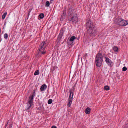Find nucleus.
Masks as SVG:
<instances>
[{
    "label": "nucleus",
    "instance_id": "2eb2a0df",
    "mask_svg": "<svg viewBox=\"0 0 128 128\" xmlns=\"http://www.w3.org/2000/svg\"><path fill=\"white\" fill-rule=\"evenodd\" d=\"M113 50L115 52H118V48L117 46H114L113 48Z\"/></svg>",
    "mask_w": 128,
    "mask_h": 128
},
{
    "label": "nucleus",
    "instance_id": "f704fd0d",
    "mask_svg": "<svg viewBox=\"0 0 128 128\" xmlns=\"http://www.w3.org/2000/svg\"><path fill=\"white\" fill-rule=\"evenodd\" d=\"M104 57L106 59V58H107L106 57V56H104Z\"/></svg>",
    "mask_w": 128,
    "mask_h": 128
},
{
    "label": "nucleus",
    "instance_id": "e433bc0d",
    "mask_svg": "<svg viewBox=\"0 0 128 128\" xmlns=\"http://www.w3.org/2000/svg\"><path fill=\"white\" fill-rule=\"evenodd\" d=\"M52 1L51 2V0H50V3H52Z\"/></svg>",
    "mask_w": 128,
    "mask_h": 128
},
{
    "label": "nucleus",
    "instance_id": "0eeeda50",
    "mask_svg": "<svg viewBox=\"0 0 128 128\" xmlns=\"http://www.w3.org/2000/svg\"><path fill=\"white\" fill-rule=\"evenodd\" d=\"M65 30V29L64 28H62L60 30V32L59 35L57 39V40L58 41V42H59L61 40L63 34Z\"/></svg>",
    "mask_w": 128,
    "mask_h": 128
},
{
    "label": "nucleus",
    "instance_id": "f8f14e48",
    "mask_svg": "<svg viewBox=\"0 0 128 128\" xmlns=\"http://www.w3.org/2000/svg\"><path fill=\"white\" fill-rule=\"evenodd\" d=\"M47 86L45 84H44L42 85L40 88V90L42 91H44L47 88Z\"/></svg>",
    "mask_w": 128,
    "mask_h": 128
},
{
    "label": "nucleus",
    "instance_id": "f257e3e1",
    "mask_svg": "<svg viewBox=\"0 0 128 128\" xmlns=\"http://www.w3.org/2000/svg\"><path fill=\"white\" fill-rule=\"evenodd\" d=\"M86 27L88 34L92 36L97 34V32L94 24L90 19H87L86 24Z\"/></svg>",
    "mask_w": 128,
    "mask_h": 128
},
{
    "label": "nucleus",
    "instance_id": "7c9ffc66",
    "mask_svg": "<svg viewBox=\"0 0 128 128\" xmlns=\"http://www.w3.org/2000/svg\"><path fill=\"white\" fill-rule=\"evenodd\" d=\"M8 124V122H7L5 126V128H6V127H7V126Z\"/></svg>",
    "mask_w": 128,
    "mask_h": 128
},
{
    "label": "nucleus",
    "instance_id": "5701e85b",
    "mask_svg": "<svg viewBox=\"0 0 128 128\" xmlns=\"http://www.w3.org/2000/svg\"><path fill=\"white\" fill-rule=\"evenodd\" d=\"M127 68L125 66L124 67L122 68V71L125 72L127 70Z\"/></svg>",
    "mask_w": 128,
    "mask_h": 128
},
{
    "label": "nucleus",
    "instance_id": "4c0bfd02",
    "mask_svg": "<svg viewBox=\"0 0 128 128\" xmlns=\"http://www.w3.org/2000/svg\"><path fill=\"white\" fill-rule=\"evenodd\" d=\"M54 0H51V2H52V1H54Z\"/></svg>",
    "mask_w": 128,
    "mask_h": 128
},
{
    "label": "nucleus",
    "instance_id": "39448f33",
    "mask_svg": "<svg viewBox=\"0 0 128 128\" xmlns=\"http://www.w3.org/2000/svg\"><path fill=\"white\" fill-rule=\"evenodd\" d=\"M68 18L70 23L76 24L78 21V18L76 14H70L69 15Z\"/></svg>",
    "mask_w": 128,
    "mask_h": 128
},
{
    "label": "nucleus",
    "instance_id": "a878e982",
    "mask_svg": "<svg viewBox=\"0 0 128 128\" xmlns=\"http://www.w3.org/2000/svg\"><path fill=\"white\" fill-rule=\"evenodd\" d=\"M66 10H64L63 12V14L62 15L66 16Z\"/></svg>",
    "mask_w": 128,
    "mask_h": 128
},
{
    "label": "nucleus",
    "instance_id": "393cba45",
    "mask_svg": "<svg viewBox=\"0 0 128 128\" xmlns=\"http://www.w3.org/2000/svg\"><path fill=\"white\" fill-rule=\"evenodd\" d=\"M75 90L73 89H71L69 91L70 92H72V93H74L73 92Z\"/></svg>",
    "mask_w": 128,
    "mask_h": 128
},
{
    "label": "nucleus",
    "instance_id": "58836bf2",
    "mask_svg": "<svg viewBox=\"0 0 128 128\" xmlns=\"http://www.w3.org/2000/svg\"><path fill=\"white\" fill-rule=\"evenodd\" d=\"M79 38H77V40H79Z\"/></svg>",
    "mask_w": 128,
    "mask_h": 128
},
{
    "label": "nucleus",
    "instance_id": "cd10ccee",
    "mask_svg": "<svg viewBox=\"0 0 128 128\" xmlns=\"http://www.w3.org/2000/svg\"><path fill=\"white\" fill-rule=\"evenodd\" d=\"M125 128H128V123L125 125Z\"/></svg>",
    "mask_w": 128,
    "mask_h": 128
},
{
    "label": "nucleus",
    "instance_id": "c756f323",
    "mask_svg": "<svg viewBox=\"0 0 128 128\" xmlns=\"http://www.w3.org/2000/svg\"><path fill=\"white\" fill-rule=\"evenodd\" d=\"M32 10V8H31L29 10V11H28V12H29V13H30V12H31V11Z\"/></svg>",
    "mask_w": 128,
    "mask_h": 128
},
{
    "label": "nucleus",
    "instance_id": "423d86ee",
    "mask_svg": "<svg viewBox=\"0 0 128 128\" xmlns=\"http://www.w3.org/2000/svg\"><path fill=\"white\" fill-rule=\"evenodd\" d=\"M34 94L30 96L29 100H28V104L27 106L28 108L26 109H25V110L26 111H28V110H30L33 105V100L34 98Z\"/></svg>",
    "mask_w": 128,
    "mask_h": 128
},
{
    "label": "nucleus",
    "instance_id": "9d476101",
    "mask_svg": "<svg viewBox=\"0 0 128 128\" xmlns=\"http://www.w3.org/2000/svg\"><path fill=\"white\" fill-rule=\"evenodd\" d=\"M73 5H71L68 8V13L69 15L70 14H75L74 12V8Z\"/></svg>",
    "mask_w": 128,
    "mask_h": 128
},
{
    "label": "nucleus",
    "instance_id": "a211bd4d",
    "mask_svg": "<svg viewBox=\"0 0 128 128\" xmlns=\"http://www.w3.org/2000/svg\"><path fill=\"white\" fill-rule=\"evenodd\" d=\"M104 88L106 90H108L110 89V88L108 86H104Z\"/></svg>",
    "mask_w": 128,
    "mask_h": 128
},
{
    "label": "nucleus",
    "instance_id": "c9c22d12",
    "mask_svg": "<svg viewBox=\"0 0 128 128\" xmlns=\"http://www.w3.org/2000/svg\"><path fill=\"white\" fill-rule=\"evenodd\" d=\"M29 17H28V15L27 16V19H28V18Z\"/></svg>",
    "mask_w": 128,
    "mask_h": 128
},
{
    "label": "nucleus",
    "instance_id": "f3484780",
    "mask_svg": "<svg viewBox=\"0 0 128 128\" xmlns=\"http://www.w3.org/2000/svg\"><path fill=\"white\" fill-rule=\"evenodd\" d=\"M66 17V16L62 15L61 17V20L62 21H63L65 19Z\"/></svg>",
    "mask_w": 128,
    "mask_h": 128
},
{
    "label": "nucleus",
    "instance_id": "aec40b11",
    "mask_svg": "<svg viewBox=\"0 0 128 128\" xmlns=\"http://www.w3.org/2000/svg\"><path fill=\"white\" fill-rule=\"evenodd\" d=\"M40 74L38 70H36L35 72L34 75L35 76H37Z\"/></svg>",
    "mask_w": 128,
    "mask_h": 128
},
{
    "label": "nucleus",
    "instance_id": "6ab92c4d",
    "mask_svg": "<svg viewBox=\"0 0 128 128\" xmlns=\"http://www.w3.org/2000/svg\"><path fill=\"white\" fill-rule=\"evenodd\" d=\"M50 5V2L48 1L46 2V4L45 6L46 7H48Z\"/></svg>",
    "mask_w": 128,
    "mask_h": 128
},
{
    "label": "nucleus",
    "instance_id": "1a4fd4ad",
    "mask_svg": "<svg viewBox=\"0 0 128 128\" xmlns=\"http://www.w3.org/2000/svg\"><path fill=\"white\" fill-rule=\"evenodd\" d=\"M105 61L107 64L110 67H112V66L113 64V62L108 58H106Z\"/></svg>",
    "mask_w": 128,
    "mask_h": 128
},
{
    "label": "nucleus",
    "instance_id": "72a5a7b5",
    "mask_svg": "<svg viewBox=\"0 0 128 128\" xmlns=\"http://www.w3.org/2000/svg\"><path fill=\"white\" fill-rule=\"evenodd\" d=\"M30 13L28 12V17L30 15Z\"/></svg>",
    "mask_w": 128,
    "mask_h": 128
},
{
    "label": "nucleus",
    "instance_id": "b1692460",
    "mask_svg": "<svg viewBox=\"0 0 128 128\" xmlns=\"http://www.w3.org/2000/svg\"><path fill=\"white\" fill-rule=\"evenodd\" d=\"M87 54L86 53L85 54H84V57H83V58L84 59H86V56H87Z\"/></svg>",
    "mask_w": 128,
    "mask_h": 128
},
{
    "label": "nucleus",
    "instance_id": "ddd939ff",
    "mask_svg": "<svg viewBox=\"0 0 128 128\" xmlns=\"http://www.w3.org/2000/svg\"><path fill=\"white\" fill-rule=\"evenodd\" d=\"M91 110V109L89 107H87L86 109L85 110V112L86 114H90V112Z\"/></svg>",
    "mask_w": 128,
    "mask_h": 128
},
{
    "label": "nucleus",
    "instance_id": "f03ea898",
    "mask_svg": "<svg viewBox=\"0 0 128 128\" xmlns=\"http://www.w3.org/2000/svg\"><path fill=\"white\" fill-rule=\"evenodd\" d=\"M47 46L46 44L44 41L40 45L38 50L39 51L37 55L38 57H39L42 54L44 55L47 53V52L45 50Z\"/></svg>",
    "mask_w": 128,
    "mask_h": 128
},
{
    "label": "nucleus",
    "instance_id": "ea45409f",
    "mask_svg": "<svg viewBox=\"0 0 128 128\" xmlns=\"http://www.w3.org/2000/svg\"><path fill=\"white\" fill-rule=\"evenodd\" d=\"M6 24V22L4 24V26Z\"/></svg>",
    "mask_w": 128,
    "mask_h": 128
},
{
    "label": "nucleus",
    "instance_id": "c85d7f7f",
    "mask_svg": "<svg viewBox=\"0 0 128 128\" xmlns=\"http://www.w3.org/2000/svg\"><path fill=\"white\" fill-rule=\"evenodd\" d=\"M12 124H10L9 126V128H12Z\"/></svg>",
    "mask_w": 128,
    "mask_h": 128
},
{
    "label": "nucleus",
    "instance_id": "a19ab883",
    "mask_svg": "<svg viewBox=\"0 0 128 128\" xmlns=\"http://www.w3.org/2000/svg\"><path fill=\"white\" fill-rule=\"evenodd\" d=\"M80 55H79L78 56H80Z\"/></svg>",
    "mask_w": 128,
    "mask_h": 128
},
{
    "label": "nucleus",
    "instance_id": "20e7f679",
    "mask_svg": "<svg viewBox=\"0 0 128 128\" xmlns=\"http://www.w3.org/2000/svg\"><path fill=\"white\" fill-rule=\"evenodd\" d=\"M116 24L123 26H125L128 24V21L123 19L122 18H118L114 20Z\"/></svg>",
    "mask_w": 128,
    "mask_h": 128
},
{
    "label": "nucleus",
    "instance_id": "4be33fe9",
    "mask_svg": "<svg viewBox=\"0 0 128 128\" xmlns=\"http://www.w3.org/2000/svg\"><path fill=\"white\" fill-rule=\"evenodd\" d=\"M4 38L6 39H7L8 38V35L7 34H5L4 35Z\"/></svg>",
    "mask_w": 128,
    "mask_h": 128
},
{
    "label": "nucleus",
    "instance_id": "9b49d317",
    "mask_svg": "<svg viewBox=\"0 0 128 128\" xmlns=\"http://www.w3.org/2000/svg\"><path fill=\"white\" fill-rule=\"evenodd\" d=\"M77 38L75 37L74 36H72L70 38V42H71V43H69L68 42V45H73L74 44H73L74 41V40L76 39H77Z\"/></svg>",
    "mask_w": 128,
    "mask_h": 128
},
{
    "label": "nucleus",
    "instance_id": "bb28decb",
    "mask_svg": "<svg viewBox=\"0 0 128 128\" xmlns=\"http://www.w3.org/2000/svg\"><path fill=\"white\" fill-rule=\"evenodd\" d=\"M76 83L74 86L72 88V89H74V90H75V88H76Z\"/></svg>",
    "mask_w": 128,
    "mask_h": 128
},
{
    "label": "nucleus",
    "instance_id": "2f4dec72",
    "mask_svg": "<svg viewBox=\"0 0 128 128\" xmlns=\"http://www.w3.org/2000/svg\"><path fill=\"white\" fill-rule=\"evenodd\" d=\"M34 92H33V94H32V95H34V96H35V91L34 90Z\"/></svg>",
    "mask_w": 128,
    "mask_h": 128
},
{
    "label": "nucleus",
    "instance_id": "473e14b6",
    "mask_svg": "<svg viewBox=\"0 0 128 128\" xmlns=\"http://www.w3.org/2000/svg\"><path fill=\"white\" fill-rule=\"evenodd\" d=\"M52 128H57V127L56 126H53Z\"/></svg>",
    "mask_w": 128,
    "mask_h": 128
},
{
    "label": "nucleus",
    "instance_id": "4468645a",
    "mask_svg": "<svg viewBox=\"0 0 128 128\" xmlns=\"http://www.w3.org/2000/svg\"><path fill=\"white\" fill-rule=\"evenodd\" d=\"M44 16V15L43 13L40 14L38 16V18H40L41 19H43Z\"/></svg>",
    "mask_w": 128,
    "mask_h": 128
},
{
    "label": "nucleus",
    "instance_id": "7ed1b4c3",
    "mask_svg": "<svg viewBox=\"0 0 128 128\" xmlns=\"http://www.w3.org/2000/svg\"><path fill=\"white\" fill-rule=\"evenodd\" d=\"M96 65L100 67L102 65L103 61V56L101 53H98L95 58Z\"/></svg>",
    "mask_w": 128,
    "mask_h": 128
},
{
    "label": "nucleus",
    "instance_id": "dca6fc26",
    "mask_svg": "<svg viewBox=\"0 0 128 128\" xmlns=\"http://www.w3.org/2000/svg\"><path fill=\"white\" fill-rule=\"evenodd\" d=\"M7 14V12H6L4 13V14L2 15V19H3V20H4L6 16V15Z\"/></svg>",
    "mask_w": 128,
    "mask_h": 128
},
{
    "label": "nucleus",
    "instance_id": "412c9836",
    "mask_svg": "<svg viewBox=\"0 0 128 128\" xmlns=\"http://www.w3.org/2000/svg\"><path fill=\"white\" fill-rule=\"evenodd\" d=\"M52 102V99H49L48 102V104H51Z\"/></svg>",
    "mask_w": 128,
    "mask_h": 128
},
{
    "label": "nucleus",
    "instance_id": "6e6552de",
    "mask_svg": "<svg viewBox=\"0 0 128 128\" xmlns=\"http://www.w3.org/2000/svg\"><path fill=\"white\" fill-rule=\"evenodd\" d=\"M70 93V94L68 100V103L67 105L69 107H70L72 104L73 100V97L74 95V93H72V92Z\"/></svg>",
    "mask_w": 128,
    "mask_h": 128
}]
</instances>
